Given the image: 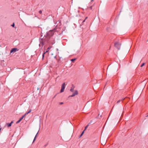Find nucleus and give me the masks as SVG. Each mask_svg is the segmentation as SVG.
<instances>
[{"label": "nucleus", "instance_id": "nucleus-1", "mask_svg": "<svg viewBox=\"0 0 148 148\" xmlns=\"http://www.w3.org/2000/svg\"><path fill=\"white\" fill-rule=\"evenodd\" d=\"M55 30V29H53L52 30H50L49 31V32H48L47 33V34L45 37L46 39H42V42L41 41L42 44V45H43L44 44V42H45V41H48L49 39L50 38V37L52 36L53 35Z\"/></svg>", "mask_w": 148, "mask_h": 148}, {"label": "nucleus", "instance_id": "nucleus-2", "mask_svg": "<svg viewBox=\"0 0 148 148\" xmlns=\"http://www.w3.org/2000/svg\"><path fill=\"white\" fill-rule=\"evenodd\" d=\"M121 44L118 42H116L114 43V46L118 50L120 49Z\"/></svg>", "mask_w": 148, "mask_h": 148}, {"label": "nucleus", "instance_id": "nucleus-3", "mask_svg": "<svg viewBox=\"0 0 148 148\" xmlns=\"http://www.w3.org/2000/svg\"><path fill=\"white\" fill-rule=\"evenodd\" d=\"M65 83H64L61 86V89L60 90V92L61 93L64 92V89L65 88Z\"/></svg>", "mask_w": 148, "mask_h": 148}, {"label": "nucleus", "instance_id": "nucleus-4", "mask_svg": "<svg viewBox=\"0 0 148 148\" xmlns=\"http://www.w3.org/2000/svg\"><path fill=\"white\" fill-rule=\"evenodd\" d=\"M78 94V92L77 90H75L73 94L70 96L69 97H73L75 96V95H77Z\"/></svg>", "mask_w": 148, "mask_h": 148}, {"label": "nucleus", "instance_id": "nucleus-5", "mask_svg": "<svg viewBox=\"0 0 148 148\" xmlns=\"http://www.w3.org/2000/svg\"><path fill=\"white\" fill-rule=\"evenodd\" d=\"M17 50V49L16 48H13L10 51V53L12 52H16Z\"/></svg>", "mask_w": 148, "mask_h": 148}, {"label": "nucleus", "instance_id": "nucleus-6", "mask_svg": "<svg viewBox=\"0 0 148 148\" xmlns=\"http://www.w3.org/2000/svg\"><path fill=\"white\" fill-rule=\"evenodd\" d=\"M13 123V121H12L10 123H6V125H7L8 127H10L11 126L12 124Z\"/></svg>", "mask_w": 148, "mask_h": 148}, {"label": "nucleus", "instance_id": "nucleus-7", "mask_svg": "<svg viewBox=\"0 0 148 148\" xmlns=\"http://www.w3.org/2000/svg\"><path fill=\"white\" fill-rule=\"evenodd\" d=\"M74 87L73 86H72L71 87V89H70V91L71 92H73L74 91Z\"/></svg>", "mask_w": 148, "mask_h": 148}, {"label": "nucleus", "instance_id": "nucleus-8", "mask_svg": "<svg viewBox=\"0 0 148 148\" xmlns=\"http://www.w3.org/2000/svg\"><path fill=\"white\" fill-rule=\"evenodd\" d=\"M102 140H101V144L102 145H104L106 144V141H103Z\"/></svg>", "mask_w": 148, "mask_h": 148}, {"label": "nucleus", "instance_id": "nucleus-9", "mask_svg": "<svg viewBox=\"0 0 148 148\" xmlns=\"http://www.w3.org/2000/svg\"><path fill=\"white\" fill-rule=\"evenodd\" d=\"M38 132H39V131L38 132H37V133L36 134V135L35 136V137H34V140H33V143H34V142L35 141V140H36V136H37V135L38 134Z\"/></svg>", "mask_w": 148, "mask_h": 148}, {"label": "nucleus", "instance_id": "nucleus-10", "mask_svg": "<svg viewBox=\"0 0 148 148\" xmlns=\"http://www.w3.org/2000/svg\"><path fill=\"white\" fill-rule=\"evenodd\" d=\"M32 110L31 109H30L26 113V114H28L29 113H30L31 112Z\"/></svg>", "mask_w": 148, "mask_h": 148}, {"label": "nucleus", "instance_id": "nucleus-11", "mask_svg": "<svg viewBox=\"0 0 148 148\" xmlns=\"http://www.w3.org/2000/svg\"><path fill=\"white\" fill-rule=\"evenodd\" d=\"M84 131H83L82 132V133L81 134V135H80V136H79L80 137H81L82 135H83V134L84 133Z\"/></svg>", "mask_w": 148, "mask_h": 148}, {"label": "nucleus", "instance_id": "nucleus-12", "mask_svg": "<svg viewBox=\"0 0 148 148\" xmlns=\"http://www.w3.org/2000/svg\"><path fill=\"white\" fill-rule=\"evenodd\" d=\"M21 121V120H20V119H19V120H18V121H17L16 122V124H17V123H19Z\"/></svg>", "mask_w": 148, "mask_h": 148}, {"label": "nucleus", "instance_id": "nucleus-13", "mask_svg": "<svg viewBox=\"0 0 148 148\" xmlns=\"http://www.w3.org/2000/svg\"><path fill=\"white\" fill-rule=\"evenodd\" d=\"M76 60V58H74V59H72L71 60V61L72 62H73L75 60Z\"/></svg>", "mask_w": 148, "mask_h": 148}, {"label": "nucleus", "instance_id": "nucleus-14", "mask_svg": "<svg viewBox=\"0 0 148 148\" xmlns=\"http://www.w3.org/2000/svg\"><path fill=\"white\" fill-rule=\"evenodd\" d=\"M49 49H50V48L49 47L48 48V49H47V50L45 52H45V53L46 52H48L49 51Z\"/></svg>", "mask_w": 148, "mask_h": 148}, {"label": "nucleus", "instance_id": "nucleus-15", "mask_svg": "<svg viewBox=\"0 0 148 148\" xmlns=\"http://www.w3.org/2000/svg\"><path fill=\"white\" fill-rule=\"evenodd\" d=\"M45 54V52H44L43 53V54H42V59H44V55Z\"/></svg>", "mask_w": 148, "mask_h": 148}, {"label": "nucleus", "instance_id": "nucleus-16", "mask_svg": "<svg viewBox=\"0 0 148 148\" xmlns=\"http://www.w3.org/2000/svg\"><path fill=\"white\" fill-rule=\"evenodd\" d=\"M88 125H87V126L85 127V129H84V131H85L86 130V128L88 127Z\"/></svg>", "mask_w": 148, "mask_h": 148}, {"label": "nucleus", "instance_id": "nucleus-17", "mask_svg": "<svg viewBox=\"0 0 148 148\" xmlns=\"http://www.w3.org/2000/svg\"><path fill=\"white\" fill-rule=\"evenodd\" d=\"M39 12L40 14H42V10H40L39 11Z\"/></svg>", "mask_w": 148, "mask_h": 148}, {"label": "nucleus", "instance_id": "nucleus-18", "mask_svg": "<svg viewBox=\"0 0 148 148\" xmlns=\"http://www.w3.org/2000/svg\"><path fill=\"white\" fill-rule=\"evenodd\" d=\"M145 64V63H143V64H142V65H141V66H141V67H142Z\"/></svg>", "mask_w": 148, "mask_h": 148}, {"label": "nucleus", "instance_id": "nucleus-19", "mask_svg": "<svg viewBox=\"0 0 148 148\" xmlns=\"http://www.w3.org/2000/svg\"><path fill=\"white\" fill-rule=\"evenodd\" d=\"M11 26L13 27H14V23H13V24L11 25Z\"/></svg>", "mask_w": 148, "mask_h": 148}, {"label": "nucleus", "instance_id": "nucleus-20", "mask_svg": "<svg viewBox=\"0 0 148 148\" xmlns=\"http://www.w3.org/2000/svg\"><path fill=\"white\" fill-rule=\"evenodd\" d=\"M121 101V100H119L118 101H117V103H120V101Z\"/></svg>", "mask_w": 148, "mask_h": 148}, {"label": "nucleus", "instance_id": "nucleus-21", "mask_svg": "<svg viewBox=\"0 0 148 148\" xmlns=\"http://www.w3.org/2000/svg\"><path fill=\"white\" fill-rule=\"evenodd\" d=\"M26 115H27V114H26V113H25V114L23 116H22V117L24 118V117H25L26 116Z\"/></svg>", "mask_w": 148, "mask_h": 148}, {"label": "nucleus", "instance_id": "nucleus-22", "mask_svg": "<svg viewBox=\"0 0 148 148\" xmlns=\"http://www.w3.org/2000/svg\"><path fill=\"white\" fill-rule=\"evenodd\" d=\"M63 104V103L62 102H61L60 103V105H62Z\"/></svg>", "mask_w": 148, "mask_h": 148}, {"label": "nucleus", "instance_id": "nucleus-23", "mask_svg": "<svg viewBox=\"0 0 148 148\" xmlns=\"http://www.w3.org/2000/svg\"><path fill=\"white\" fill-rule=\"evenodd\" d=\"M23 118L22 116L21 118L20 119L21 120H22L23 119Z\"/></svg>", "mask_w": 148, "mask_h": 148}, {"label": "nucleus", "instance_id": "nucleus-24", "mask_svg": "<svg viewBox=\"0 0 148 148\" xmlns=\"http://www.w3.org/2000/svg\"><path fill=\"white\" fill-rule=\"evenodd\" d=\"M125 99V98H123L121 100V101H122L123 100H124Z\"/></svg>", "mask_w": 148, "mask_h": 148}, {"label": "nucleus", "instance_id": "nucleus-25", "mask_svg": "<svg viewBox=\"0 0 148 148\" xmlns=\"http://www.w3.org/2000/svg\"><path fill=\"white\" fill-rule=\"evenodd\" d=\"M87 18H88V17H86L85 18V19H85V20H86Z\"/></svg>", "mask_w": 148, "mask_h": 148}, {"label": "nucleus", "instance_id": "nucleus-26", "mask_svg": "<svg viewBox=\"0 0 148 148\" xmlns=\"http://www.w3.org/2000/svg\"><path fill=\"white\" fill-rule=\"evenodd\" d=\"M56 50L57 51H58V48H57V49H56Z\"/></svg>", "mask_w": 148, "mask_h": 148}, {"label": "nucleus", "instance_id": "nucleus-27", "mask_svg": "<svg viewBox=\"0 0 148 148\" xmlns=\"http://www.w3.org/2000/svg\"><path fill=\"white\" fill-rule=\"evenodd\" d=\"M85 20H85L84 19V21H83L82 23H83L85 21Z\"/></svg>", "mask_w": 148, "mask_h": 148}, {"label": "nucleus", "instance_id": "nucleus-28", "mask_svg": "<svg viewBox=\"0 0 148 148\" xmlns=\"http://www.w3.org/2000/svg\"><path fill=\"white\" fill-rule=\"evenodd\" d=\"M90 9H92V7H90Z\"/></svg>", "mask_w": 148, "mask_h": 148}, {"label": "nucleus", "instance_id": "nucleus-29", "mask_svg": "<svg viewBox=\"0 0 148 148\" xmlns=\"http://www.w3.org/2000/svg\"><path fill=\"white\" fill-rule=\"evenodd\" d=\"M54 58H56V56H55L54 57Z\"/></svg>", "mask_w": 148, "mask_h": 148}, {"label": "nucleus", "instance_id": "nucleus-30", "mask_svg": "<svg viewBox=\"0 0 148 148\" xmlns=\"http://www.w3.org/2000/svg\"><path fill=\"white\" fill-rule=\"evenodd\" d=\"M146 116V117H148V115H147V116Z\"/></svg>", "mask_w": 148, "mask_h": 148}, {"label": "nucleus", "instance_id": "nucleus-31", "mask_svg": "<svg viewBox=\"0 0 148 148\" xmlns=\"http://www.w3.org/2000/svg\"><path fill=\"white\" fill-rule=\"evenodd\" d=\"M93 1V0H91V1Z\"/></svg>", "mask_w": 148, "mask_h": 148}]
</instances>
